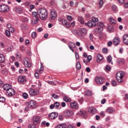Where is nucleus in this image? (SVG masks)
<instances>
[{
  "label": "nucleus",
  "instance_id": "obj_1",
  "mask_svg": "<svg viewBox=\"0 0 128 128\" xmlns=\"http://www.w3.org/2000/svg\"><path fill=\"white\" fill-rule=\"evenodd\" d=\"M38 14L42 20H44L48 18V10L44 8H40L38 10Z\"/></svg>",
  "mask_w": 128,
  "mask_h": 128
},
{
  "label": "nucleus",
  "instance_id": "obj_2",
  "mask_svg": "<svg viewBox=\"0 0 128 128\" xmlns=\"http://www.w3.org/2000/svg\"><path fill=\"white\" fill-rule=\"evenodd\" d=\"M32 16L33 18L31 20L33 24H36L38 22V20H40V18L38 16V12H32Z\"/></svg>",
  "mask_w": 128,
  "mask_h": 128
},
{
  "label": "nucleus",
  "instance_id": "obj_3",
  "mask_svg": "<svg viewBox=\"0 0 128 128\" xmlns=\"http://www.w3.org/2000/svg\"><path fill=\"white\" fill-rule=\"evenodd\" d=\"M124 76V73L122 72H119L116 74V80L118 82H122V78Z\"/></svg>",
  "mask_w": 128,
  "mask_h": 128
},
{
  "label": "nucleus",
  "instance_id": "obj_4",
  "mask_svg": "<svg viewBox=\"0 0 128 128\" xmlns=\"http://www.w3.org/2000/svg\"><path fill=\"white\" fill-rule=\"evenodd\" d=\"M10 10V8L8 5L2 4L0 6V12H8Z\"/></svg>",
  "mask_w": 128,
  "mask_h": 128
},
{
  "label": "nucleus",
  "instance_id": "obj_5",
  "mask_svg": "<svg viewBox=\"0 0 128 128\" xmlns=\"http://www.w3.org/2000/svg\"><path fill=\"white\" fill-rule=\"evenodd\" d=\"M77 34L80 36H86L88 34V30L86 28H82L78 32H77Z\"/></svg>",
  "mask_w": 128,
  "mask_h": 128
},
{
  "label": "nucleus",
  "instance_id": "obj_6",
  "mask_svg": "<svg viewBox=\"0 0 128 128\" xmlns=\"http://www.w3.org/2000/svg\"><path fill=\"white\" fill-rule=\"evenodd\" d=\"M28 106L30 108H36V102L34 100H31L28 102Z\"/></svg>",
  "mask_w": 128,
  "mask_h": 128
},
{
  "label": "nucleus",
  "instance_id": "obj_7",
  "mask_svg": "<svg viewBox=\"0 0 128 128\" xmlns=\"http://www.w3.org/2000/svg\"><path fill=\"white\" fill-rule=\"evenodd\" d=\"M24 65L26 68H30L32 66V63L30 60L28 58H24Z\"/></svg>",
  "mask_w": 128,
  "mask_h": 128
},
{
  "label": "nucleus",
  "instance_id": "obj_8",
  "mask_svg": "<svg viewBox=\"0 0 128 128\" xmlns=\"http://www.w3.org/2000/svg\"><path fill=\"white\" fill-rule=\"evenodd\" d=\"M70 108L72 110H78L80 108V106H78V102H74L70 103Z\"/></svg>",
  "mask_w": 128,
  "mask_h": 128
},
{
  "label": "nucleus",
  "instance_id": "obj_9",
  "mask_svg": "<svg viewBox=\"0 0 128 128\" xmlns=\"http://www.w3.org/2000/svg\"><path fill=\"white\" fill-rule=\"evenodd\" d=\"M64 114L65 116L68 118H72V116H73L74 114V111L72 110H68L66 111Z\"/></svg>",
  "mask_w": 128,
  "mask_h": 128
},
{
  "label": "nucleus",
  "instance_id": "obj_10",
  "mask_svg": "<svg viewBox=\"0 0 128 128\" xmlns=\"http://www.w3.org/2000/svg\"><path fill=\"white\" fill-rule=\"evenodd\" d=\"M28 93L31 96H36L38 94V91L37 90L32 89V88H30L28 90Z\"/></svg>",
  "mask_w": 128,
  "mask_h": 128
},
{
  "label": "nucleus",
  "instance_id": "obj_11",
  "mask_svg": "<svg viewBox=\"0 0 128 128\" xmlns=\"http://www.w3.org/2000/svg\"><path fill=\"white\" fill-rule=\"evenodd\" d=\"M58 114L57 112H52V113L49 114L48 118L50 120H56V118H58Z\"/></svg>",
  "mask_w": 128,
  "mask_h": 128
},
{
  "label": "nucleus",
  "instance_id": "obj_12",
  "mask_svg": "<svg viewBox=\"0 0 128 128\" xmlns=\"http://www.w3.org/2000/svg\"><path fill=\"white\" fill-rule=\"evenodd\" d=\"M32 120L34 124H38L40 122V118L38 116H33Z\"/></svg>",
  "mask_w": 128,
  "mask_h": 128
},
{
  "label": "nucleus",
  "instance_id": "obj_13",
  "mask_svg": "<svg viewBox=\"0 0 128 128\" xmlns=\"http://www.w3.org/2000/svg\"><path fill=\"white\" fill-rule=\"evenodd\" d=\"M50 18L52 20H56V16L58 14V12L54 10H50Z\"/></svg>",
  "mask_w": 128,
  "mask_h": 128
},
{
  "label": "nucleus",
  "instance_id": "obj_14",
  "mask_svg": "<svg viewBox=\"0 0 128 128\" xmlns=\"http://www.w3.org/2000/svg\"><path fill=\"white\" fill-rule=\"evenodd\" d=\"M14 94H16V91L12 88L6 92V95L8 96H13Z\"/></svg>",
  "mask_w": 128,
  "mask_h": 128
},
{
  "label": "nucleus",
  "instance_id": "obj_15",
  "mask_svg": "<svg viewBox=\"0 0 128 128\" xmlns=\"http://www.w3.org/2000/svg\"><path fill=\"white\" fill-rule=\"evenodd\" d=\"M95 80L98 84H104V78L102 77L97 76L95 78Z\"/></svg>",
  "mask_w": 128,
  "mask_h": 128
},
{
  "label": "nucleus",
  "instance_id": "obj_16",
  "mask_svg": "<svg viewBox=\"0 0 128 128\" xmlns=\"http://www.w3.org/2000/svg\"><path fill=\"white\" fill-rule=\"evenodd\" d=\"M84 24L85 26H88V28H94L96 24L94 21L90 20L88 22V23H85Z\"/></svg>",
  "mask_w": 128,
  "mask_h": 128
},
{
  "label": "nucleus",
  "instance_id": "obj_17",
  "mask_svg": "<svg viewBox=\"0 0 128 128\" xmlns=\"http://www.w3.org/2000/svg\"><path fill=\"white\" fill-rule=\"evenodd\" d=\"M18 80L20 84H23L26 80V76H20L18 77Z\"/></svg>",
  "mask_w": 128,
  "mask_h": 128
},
{
  "label": "nucleus",
  "instance_id": "obj_18",
  "mask_svg": "<svg viewBox=\"0 0 128 128\" xmlns=\"http://www.w3.org/2000/svg\"><path fill=\"white\" fill-rule=\"evenodd\" d=\"M88 112L92 114H96V109L94 107H90L88 108Z\"/></svg>",
  "mask_w": 128,
  "mask_h": 128
},
{
  "label": "nucleus",
  "instance_id": "obj_19",
  "mask_svg": "<svg viewBox=\"0 0 128 128\" xmlns=\"http://www.w3.org/2000/svg\"><path fill=\"white\" fill-rule=\"evenodd\" d=\"M62 22L65 28H68L70 26V23H68V22H66V20L65 19H62Z\"/></svg>",
  "mask_w": 128,
  "mask_h": 128
},
{
  "label": "nucleus",
  "instance_id": "obj_20",
  "mask_svg": "<svg viewBox=\"0 0 128 128\" xmlns=\"http://www.w3.org/2000/svg\"><path fill=\"white\" fill-rule=\"evenodd\" d=\"M120 42V39L119 38H115L113 40V44L114 46H118Z\"/></svg>",
  "mask_w": 128,
  "mask_h": 128
},
{
  "label": "nucleus",
  "instance_id": "obj_21",
  "mask_svg": "<svg viewBox=\"0 0 128 128\" xmlns=\"http://www.w3.org/2000/svg\"><path fill=\"white\" fill-rule=\"evenodd\" d=\"M92 60V56L90 55V56H88L87 60H86V59H84L83 60V62L86 64H88V62H90V60Z\"/></svg>",
  "mask_w": 128,
  "mask_h": 128
},
{
  "label": "nucleus",
  "instance_id": "obj_22",
  "mask_svg": "<svg viewBox=\"0 0 128 128\" xmlns=\"http://www.w3.org/2000/svg\"><path fill=\"white\" fill-rule=\"evenodd\" d=\"M123 42L126 46H128V34H126L124 36Z\"/></svg>",
  "mask_w": 128,
  "mask_h": 128
},
{
  "label": "nucleus",
  "instance_id": "obj_23",
  "mask_svg": "<svg viewBox=\"0 0 128 128\" xmlns=\"http://www.w3.org/2000/svg\"><path fill=\"white\" fill-rule=\"evenodd\" d=\"M12 88V86L8 84H5L3 86L4 90H6V92L8 91L9 90L11 89Z\"/></svg>",
  "mask_w": 128,
  "mask_h": 128
},
{
  "label": "nucleus",
  "instance_id": "obj_24",
  "mask_svg": "<svg viewBox=\"0 0 128 128\" xmlns=\"http://www.w3.org/2000/svg\"><path fill=\"white\" fill-rule=\"evenodd\" d=\"M114 112V108L112 107H108L106 110V112H107L108 114H112Z\"/></svg>",
  "mask_w": 128,
  "mask_h": 128
},
{
  "label": "nucleus",
  "instance_id": "obj_25",
  "mask_svg": "<svg viewBox=\"0 0 128 128\" xmlns=\"http://www.w3.org/2000/svg\"><path fill=\"white\" fill-rule=\"evenodd\" d=\"M14 12H18V14H22V8L19 7H15L14 8Z\"/></svg>",
  "mask_w": 128,
  "mask_h": 128
},
{
  "label": "nucleus",
  "instance_id": "obj_26",
  "mask_svg": "<svg viewBox=\"0 0 128 128\" xmlns=\"http://www.w3.org/2000/svg\"><path fill=\"white\" fill-rule=\"evenodd\" d=\"M63 100L66 102H72V99L66 96H64Z\"/></svg>",
  "mask_w": 128,
  "mask_h": 128
},
{
  "label": "nucleus",
  "instance_id": "obj_27",
  "mask_svg": "<svg viewBox=\"0 0 128 128\" xmlns=\"http://www.w3.org/2000/svg\"><path fill=\"white\" fill-rule=\"evenodd\" d=\"M78 19L81 24H84V18H83L82 16H78Z\"/></svg>",
  "mask_w": 128,
  "mask_h": 128
},
{
  "label": "nucleus",
  "instance_id": "obj_28",
  "mask_svg": "<svg viewBox=\"0 0 128 128\" xmlns=\"http://www.w3.org/2000/svg\"><path fill=\"white\" fill-rule=\"evenodd\" d=\"M108 22H110V24H116V20L112 18H110L108 19Z\"/></svg>",
  "mask_w": 128,
  "mask_h": 128
},
{
  "label": "nucleus",
  "instance_id": "obj_29",
  "mask_svg": "<svg viewBox=\"0 0 128 128\" xmlns=\"http://www.w3.org/2000/svg\"><path fill=\"white\" fill-rule=\"evenodd\" d=\"M102 60H103L102 56L100 54H97V59H96L97 62H102Z\"/></svg>",
  "mask_w": 128,
  "mask_h": 128
},
{
  "label": "nucleus",
  "instance_id": "obj_30",
  "mask_svg": "<svg viewBox=\"0 0 128 128\" xmlns=\"http://www.w3.org/2000/svg\"><path fill=\"white\" fill-rule=\"evenodd\" d=\"M96 26L99 28H104V22H100L97 23Z\"/></svg>",
  "mask_w": 128,
  "mask_h": 128
},
{
  "label": "nucleus",
  "instance_id": "obj_31",
  "mask_svg": "<svg viewBox=\"0 0 128 128\" xmlns=\"http://www.w3.org/2000/svg\"><path fill=\"white\" fill-rule=\"evenodd\" d=\"M104 30V28H95L94 29V32H96V34H98V32H102Z\"/></svg>",
  "mask_w": 128,
  "mask_h": 128
},
{
  "label": "nucleus",
  "instance_id": "obj_32",
  "mask_svg": "<svg viewBox=\"0 0 128 128\" xmlns=\"http://www.w3.org/2000/svg\"><path fill=\"white\" fill-rule=\"evenodd\" d=\"M4 60H6V58H4V54H0V62L2 64L3 62H4Z\"/></svg>",
  "mask_w": 128,
  "mask_h": 128
},
{
  "label": "nucleus",
  "instance_id": "obj_33",
  "mask_svg": "<svg viewBox=\"0 0 128 128\" xmlns=\"http://www.w3.org/2000/svg\"><path fill=\"white\" fill-rule=\"evenodd\" d=\"M125 60L122 58H117V62L119 64H124Z\"/></svg>",
  "mask_w": 128,
  "mask_h": 128
},
{
  "label": "nucleus",
  "instance_id": "obj_34",
  "mask_svg": "<svg viewBox=\"0 0 128 128\" xmlns=\"http://www.w3.org/2000/svg\"><path fill=\"white\" fill-rule=\"evenodd\" d=\"M107 60L109 64H110L112 62V58L110 56H108L107 58Z\"/></svg>",
  "mask_w": 128,
  "mask_h": 128
},
{
  "label": "nucleus",
  "instance_id": "obj_35",
  "mask_svg": "<svg viewBox=\"0 0 128 128\" xmlns=\"http://www.w3.org/2000/svg\"><path fill=\"white\" fill-rule=\"evenodd\" d=\"M22 96L26 100V98H28V94L27 93L24 92L22 94Z\"/></svg>",
  "mask_w": 128,
  "mask_h": 128
},
{
  "label": "nucleus",
  "instance_id": "obj_36",
  "mask_svg": "<svg viewBox=\"0 0 128 128\" xmlns=\"http://www.w3.org/2000/svg\"><path fill=\"white\" fill-rule=\"evenodd\" d=\"M112 10L113 12H116L118 10V7L114 4H113L112 7Z\"/></svg>",
  "mask_w": 128,
  "mask_h": 128
},
{
  "label": "nucleus",
  "instance_id": "obj_37",
  "mask_svg": "<svg viewBox=\"0 0 128 128\" xmlns=\"http://www.w3.org/2000/svg\"><path fill=\"white\" fill-rule=\"evenodd\" d=\"M76 68L77 70H80V68H82V67L80 66V63L78 62L76 64Z\"/></svg>",
  "mask_w": 128,
  "mask_h": 128
},
{
  "label": "nucleus",
  "instance_id": "obj_38",
  "mask_svg": "<svg viewBox=\"0 0 128 128\" xmlns=\"http://www.w3.org/2000/svg\"><path fill=\"white\" fill-rule=\"evenodd\" d=\"M64 128V124H60L57 125L56 126V128Z\"/></svg>",
  "mask_w": 128,
  "mask_h": 128
},
{
  "label": "nucleus",
  "instance_id": "obj_39",
  "mask_svg": "<svg viewBox=\"0 0 128 128\" xmlns=\"http://www.w3.org/2000/svg\"><path fill=\"white\" fill-rule=\"evenodd\" d=\"M104 6V1L102 0H100L99 2V8H101Z\"/></svg>",
  "mask_w": 128,
  "mask_h": 128
},
{
  "label": "nucleus",
  "instance_id": "obj_40",
  "mask_svg": "<svg viewBox=\"0 0 128 128\" xmlns=\"http://www.w3.org/2000/svg\"><path fill=\"white\" fill-rule=\"evenodd\" d=\"M112 86H116V81L114 80H112Z\"/></svg>",
  "mask_w": 128,
  "mask_h": 128
},
{
  "label": "nucleus",
  "instance_id": "obj_41",
  "mask_svg": "<svg viewBox=\"0 0 128 128\" xmlns=\"http://www.w3.org/2000/svg\"><path fill=\"white\" fill-rule=\"evenodd\" d=\"M32 38H36V32H33L32 34Z\"/></svg>",
  "mask_w": 128,
  "mask_h": 128
},
{
  "label": "nucleus",
  "instance_id": "obj_42",
  "mask_svg": "<svg viewBox=\"0 0 128 128\" xmlns=\"http://www.w3.org/2000/svg\"><path fill=\"white\" fill-rule=\"evenodd\" d=\"M54 106L56 108H58L60 106V103H58V102H56L54 104Z\"/></svg>",
  "mask_w": 128,
  "mask_h": 128
},
{
  "label": "nucleus",
  "instance_id": "obj_43",
  "mask_svg": "<svg viewBox=\"0 0 128 128\" xmlns=\"http://www.w3.org/2000/svg\"><path fill=\"white\" fill-rule=\"evenodd\" d=\"M92 22H98V19L94 17L92 18Z\"/></svg>",
  "mask_w": 128,
  "mask_h": 128
},
{
  "label": "nucleus",
  "instance_id": "obj_44",
  "mask_svg": "<svg viewBox=\"0 0 128 128\" xmlns=\"http://www.w3.org/2000/svg\"><path fill=\"white\" fill-rule=\"evenodd\" d=\"M69 46H70L72 48H76V44L72 42H70Z\"/></svg>",
  "mask_w": 128,
  "mask_h": 128
},
{
  "label": "nucleus",
  "instance_id": "obj_45",
  "mask_svg": "<svg viewBox=\"0 0 128 128\" xmlns=\"http://www.w3.org/2000/svg\"><path fill=\"white\" fill-rule=\"evenodd\" d=\"M5 34L7 36H10V32L8 30H6L5 31Z\"/></svg>",
  "mask_w": 128,
  "mask_h": 128
},
{
  "label": "nucleus",
  "instance_id": "obj_46",
  "mask_svg": "<svg viewBox=\"0 0 128 128\" xmlns=\"http://www.w3.org/2000/svg\"><path fill=\"white\" fill-rule=\"evenodd\" d=\"M6 102V98L4 97L0 96V102Z\"/></svg>",
  "mask_w": 128,
  "mask_h": 128
},
{
  "label": "nucleus",
  "instance_id": "obj_47",
  "mask_svg": "<svg viewBox=\"0 0 128 128\" xmlns=\"http://www.w3.org/2000/svg\"><path fill=\"white\" fill-rule=\"evenodd\" d=\"M52 97H53L54 98H56V100H58V98H60L58 96L57 94H52Z\"/></svg>",
  "mask_w": 128,
  "mask_h": 128
},
{
  "label": "nucleus",
  "instance_id": "obj_48",
  "mask_svg": "<svg viewBox=\"0 0 128 128\" xmlns=\"http://www.w3.org/2000/svg\"><path fill=\"white\" fill-rule=\"evenodd\" d=\"M86 96H92V91H90V90L86 91Z\"/></svg>",
  "mask_w": 128,
  "mask_h": 128
},
{
  "label": "nucleus",
  "instance_id": "obj_49",
  "mask_svg": "<svg viewBox=\"0 0 128 128\" xmlns=\"http://www.w3.org/2000/svg\"><path fill=\"white\" fill-rule=\"evenodd\" d=\"M84 110H80L78 113V116H82V115H84Z\"/></svg>",
  "mask_w": 128,
  "mask_h": 128
},
{
  "label": "nucleus",
  "instance_id": "obj_50",
  "mask_svg": "<svg viewBox=\"0 0 128 128\" xmlns=\"http://www.w3.org/2000/svg\"><path fill=\"white\" fill-rule=\"evenodd\" d=\"M2 74H8V70H2Z\"/></svg>",
  "mask_w": 128,
  "mask_h": 128
},
{
  "label": "nucleus",
  "instance_id": "obj_51",
  "mask_svg": "<svg viewBox=\"0 0 128 128\" xmlns=\"http://www.w3.org/2000/svg\"><path fill=\"white\" fill-rule=\"evenodd\" d=\"M10 32H14V28L11 27L10 28H8Z\"/></svg>",
  "mask_w": 128,
  "mask_h": 128
},
{
  "label": "nucleus",
  "instance_id": "obj_52",
  "mask_svg": "<svg viewBox=\"0 0 128 128\" xmlns=\"http://www.w3.org/2000/svg\"><path fill=\"white\" fill-rule=\"evenodd\" d=\"M102 52H104V54H106V53L108 52V48H104L102 50Z\"/></svg>",
  "mask_w": 128,
  "mask_h": 128
},
{
  "label": "nucleus",
  "instance_id": "obj_53",
  "mask_svg": "<svg viewBox=\"0 0 128 128\" xmlns=\"http://www.w3.org/2000/svg\"><path fill=\"white\" fill-rule=\"evenodd\" d=\"M49 84H52V86H56V83L52 81H50L48 82Z\"/></svg>",
  "mask_w": 128,
  "mask_h": 128
},
{
  "label": "nucleus",
  "instance_id": "obj_54",
  "mask_svg": "<svg viewBox=\"0 0 128 128\" xmlns=\"http://www.w3.org/2000/svg\"><path fill=\"white\" fill-rule=\"evenodd\" d=\"M89 38H90V40H94V38H94V35H92V34H90Z\"/></svg>",
  "mask_w": 128,
  "mask_h": 128
},
{
  "label": "nucleus",
  "instance_id": "obj_55",
  "mask_svg": "<svg viewBox=\"0 0 128 128\" xmlns=\"http://www.w3.org/2000/svg\"><path fill=\"white\" fill-rule=\"evenodd\" d=\"M78 102H80V104H82V102H84V98H81L80 100H79Z\"/></svg>",
  "mask_w": 128,
  "mask_h": 128
},
{
  "label": "nucleus",
  "instance_id": "obj_56",
  "mask_svg": "<svg viewBox=\"0 0 128 128\" xmlns=\"http://www.w3.org/2000/svg\"><path fill=\"white\" fill-rule=\"evenodd\" d=\"M106 70H108V72H110V67L108 65H107L106 66Z\"/></svg>",
  "mask_w": 128,
  "mask_h": 128
},
{
  "label": "nucleus",
  "instance_id": "obj_57",
  "mask_svg": "<svg viewBox=\"0 0 128 128\" xmlns=\"http://www.w3.org/2000/svg\"><path fill=\"white\" fill-rule=\"evenodd\" d=\"M75 56H76V60H78V52H75Z\"/></svg>",
  "mask_w": 128,
  "mask_h": 128
},
{
  "label": "nucleus",
  "instance_id": "obj_58",
  "mask_svg": "<svg viewBox=\"0 0 128 128\" xmlns=\"http://www.w3.org/2000/svg\"><path fill=\"white\" fill-rule=\"evenodd\" d=\"M67 20H69V21H70V20H72V16H67Z\"/></svg>",
  "mask_w": 128,
  "mask_h": 128
},
{
  "label": "nucleus",
  "instance_id": "obj_59",
  "mask_svg": "<svg viewBox=\"0 0 128 128\" xmlns=\"http://www.w3.org/2000/svg\"><path fill=\"white\" fill-rule=\"evenodd\" d=\"M100 116H106V114H104V111H102L100 112Z\"/></svg>",
  "mask_w": 128,
  "mask_h": 128
},
{
  "label": "nucleus",
  "instance_id": "obj_60",
  "mask_svg": "<svg viewBox=\"0 0 128 128\" xmlns=\"http://www.w3.org/2000/svg\"><path fill=\"white\" fill-rule=\"evenodd\" d=\"M50 110H54V108H55L54 107V104H51L50 106Z\"/></svg>",
  "mask_w": 128,
  "mask_h": 128
},
{
  "label": "nucleus",
  "instance_id": "obj_61",
  "mask_svg": "<svg viewBox=\"0 0 128 128\" xmlns=\"http://www.w3.org/2000/svg\"><path fill=\"white\" fill-rule=\"evenodd\" d=\"M58 119L60 120H64V118L62 117V115H60L58 116Z\"/></svg>",
  "mask_w": 128,
  "mask_h": 128
},
{
  "label": "nucleus",
  "instance_id": "obj_62",
  "mask_svg": "<svg viewBox=\"0 0 128 128\" xmlns=\"http://www.w3.org/2000/svg\"><path fill=\"white\" fill-rule=\"evenodd\" d=\"M117 2H119V4H124V0H117Z\"/></svg>",
  "mask_w": 128,
  "mask_h": 128
},
{
  "label": "nucleus",
  "instance_id": "obj_63",
  "mask_svg": "<svg viewBox=\"0 0 128 128\" xmlns=\"http://www.w3.org/2000/svg\"><path fill=\"white\" fill-rule=\"evenodd\" d=\"M34 76L36 78H40V76H38V73L36 72L34 74Z\"/></svg>",
  "mask_w": 128,
  "mask_h": 128
},
{
  "label": "nucleus",
  "instance_id": "obj_64",
  "mask_svg": "<svg viewBox=\"0 0 128 128\" xmlns=\"http://www.w3.org/2000/svg\"><path fill=\"white\" fill-rule=\"evenodd\" d=\"M23 22H28V18H23Z\"/></svg>",
  "mask_w": 128,
  "mask_h": 128
}]
</instances>
